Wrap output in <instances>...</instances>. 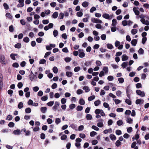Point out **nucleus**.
Instances as JSON below:
<instances>
[{
	"instance_id": "nucleus-1",
	"label": "nucleus",
	"mask_w": 149,
	"mask_h": 149,
	"mask_svg": "<svg viewBox=\"0 0 149 149\" xmlns=\"http://www.w3.org/2000/svg\"><path fill=\"white\" fill-rule=\"evenodd\" d=\"M127 96L129 99H130V95L132 94V91L131 89L130 85H129L126 88V89Z\"/></svg>"
},
{
	"instance_id": "nucleus-2",
	"label": "nucleus",
	"mask_w": 149,
	"mask_h": 149,
	"mask_svg": "<svg viewBox=\"0 0 149 149\" xmlns=\"http://www.w3.org/2000/svg\"><path fill=\"white\" fill-rule=\"evenodd\" d=\"M0 62L2 64H6V63L5 61V57L4 55H0Z\"/></svg>"
},
{
	"instance_id": "nucleus-3",
	"label": "nucleus",
	"mask_w": 149,
	"mask_h": 149,
	"mask_svg": "<svg viewBox=\"0 0 149 149\" xmlns=\"http://www.w3.org/2000/svg\"><path fill=\"white\" fill-rule=\"evenodd\" d=\"M136 94L141 97H143L145 96V93L143 91H142L140 90H137L136 91Z\"/></svg>"
},
{
	"instance_id": "nucleus-4",
	"label": "nucleus",
	"mask_w": 149,
	"mask_h": 149,
	"mask_svg": "<svg viewBox=\"0 0 149 149\" xmlns=\"http://www.w3.org/2000/svg\"><path fill=\"white\" fill-rule=\"evenodd\" d=\"M91 21L93 23H102V21L101 20L95 18H92Z\"/></svg>"
},
{
	"instance_id": "nucleus-5",
	"label": "nucleus",
	"mask_w": 149,
	"mask_h": 149,
	"mask_svg": "<svg viewBox=\"0 0 149 149\" xmlns=\"http://www.w3.org/2000/svg\"><path fill=\"white\" fill-rule=\"evenodd\" d=\"M137 9H138L139 8L138 7H134L133 8V10L135 14L136 15H138L139 14L140 12L138 10H137Z\"/></svg>"
},
{
	"instance_id": "nucleus-6",
	"label": "nucleus",
	"mask_w": 149,
	"mask_h": 149,
	"mask_svg": "<svg viewBox=\"0 0 149 149\" xmlns=\"http://www.w3.org/2000/svg\"><path fill=\"white\" fill-rule=\"evenodd\" d=\"M144 101L143 100L138 99L136 100L135 103L136 104H142L144 103Z\"/></svg>"
},
{
	"instance_id": "nucleus-7",
	"label": "nucleus",
	"mask_w": 149,
	"mask_h": 149,
	"mask_svg": "<svg viewBox=\"0 0 149 149\" xmlns=\"http://www.w3.org/2000/svg\"><path fill=\"white\" fill-rule=\"evenodd\" d=\"M59 106L58 102L57 101L55 102L54 104V105L53 107V110L56 111L57 110L58 107Z\"/></svg>"
},
{
	"instance_id": "nucleus-8",
	"label": "nucleus",
	"mask_w": 149,
	"mask_h": 149,
	"mask_svg": "<svg viewBox=\"0 0 149 149\" xmlns=\"http://www.w3.org/2000/svg\"><path fill=\"white\" fill-rule=\"evenodd\" d=\"M37 78V77L35 74H33V75H29V78L31 81H33L34 79H35Z\"/></svg>"
},
{
	"instance_id": "nucleus-9",
	"label": "nucleus",
	"mask_w": 149,
	"mask_h": 149,
	"mask_svg": "<svg viewBox=\"0 0 149 149\" xmlns=\"http://www.w3.org/2000/svg\"><path fill=\"white\" fill-rule=\"evenodd\" d=\"M13 133L15 135H19L21 134V132L20 130L17 129L14 130Z\"/></svg>"
},
{
	"instance_id": "nucleus-10",
	"label": "nucleus",
	"mask_w": 149,
	"mask_h": 149,
	"mask_svg": "<svg viewBox=\"0 0 149 149\" xmlns=\"http://www.w3.org/2000/svg\"><path fill=\"white\" fill-rule=\"evenodd\" d=\"M137 42V40L136 39H133L132 40L131 43L132 46H135Z\"/></svg>"
},
{
	"instance_id": "nucleus-11",
	"label": "nucleus",
	"mask_w": 149,
	"mask_h": 149,
	"mask_svg": "<svg viewBox=\"0 0 149 149\" xmlns=\"http://www.w3.org/2000/svg\"><path fill=\"white\" fill-rule=\"evenodd\" d=\"M128 59V57L124 54L122 56V60L123 61H125L127 60Z\"/></svg>"
},
{
	"instance_id": "nucleus-12",
	"label": "nucleus",
	"mask_w": 149,
	"mask_h": 149,
	"mask_svg": "<svg viewBox=\"0 0 149 149\" xmlns=\"http://www.w3.org/2000/svg\"><path fill=\"white\" fill-rule=\"evenodd\" d=\"M102 16L103 18H105V19H109L110 15L109 14L107 13H105L104 14L102 15Z\"/></svg>"
},
{
	"instance_id": "nucleus-13",
	"label": "nucleus",
	"mask_w": 149,
	"mask_h": 149,
	"mask_svg": "<svg viewBox=\"0 0 149 149\" xmlns=\"http://www.w3.org/2000/svg\"><path fill=\"white\" fill-rule=\"evenodd\" d=\"M47 110V108L46 107H42L40 108V111L43 113H45Z\"/></svg>"
},
{
	"instance_id": "nucleus-14",
	"label": "nucleus",
	"mask_w": 149,
	"mask_h": 149,
	"mask_svg": "<svg viewBox=\"0 0 149 149\" xmlns=\"http://www.w3.org/2000/svg\"><path fill=\"white\" fill-rule=\"evenodd\" d=\"M79 103L81 105H84L85 104V102L83 98H81L79 101Z\"/></svg>"
},
{
	"instance_id": "nucleus-15",
	"label": "nucleus",
	"mask_w": 149,
	"mask_h": 149,
	"mask_svg": "<svg viewBox=\"0 0 149 149\" xmlns=\"http://www.w3.org/2000/svg\"><path fill=\"white\" fill-rule=\"evenodd\" d=\"M117 23V21L115 19H113L112 20V26L113 27H115Z\"/></svg>"
},
{
	"instance_id": "nucleus-16",
	"label": "nucleus",
	"mask_w": 149,
	"mask_h": 149,
	"mask_svg": "<svg viewBox=\"0 0 149 149\" xmlns=\"http://www.w3.org/2000/svg\"><path fill=\"white\" fill-rule=\"evenodd\" d=\"M86 119L88 120H90L92 119V116L90 114H87L86 115Z\"/></svg>"
},
{
	"instance_id": "nucleus-17",
	"label": "nucleus",
	"mask_w": 149,
	"mask_h": 149,
	"mask_svg": "<svg viewBox=\"0 0 149 149\" xmlns=\"http://www.w3.org/2000/svg\"><path fill=\"white\" fill-rule=\"evenodd\" d=\"M58 12H55L53 13L52 17L54 18H56L58 16Z\"/></svg>"
},
{
	"instance_id": "nucleus-18",
	"label": "nucleus",
	"mask_w": 149,
	"mask_h": 149,
	"mask_svg": "<svg viewBox=\"0 0 149 149\" xmlns=\"http://www.w3.org/2000/svg\"><path fill=\"white\" fill-rule=\"evenodd\" d=\"M22 46V45L21 43H18L16 44L14 46L15 47V48L17 49L20 48Z\"/></svg>"
},
{
	"instance_id": "nucleus-19",
	"label": "nucleus",
	"mask_w": 149,
	"mask_h": 149,
	"mask_svg": "<svg viewBox=\"0 0 149 149\" xmlns=\"http://www.w3.org/2000/svg\"><path fill=\"white\" fill-rule=\"evenodd\" d=\"M110 138L113 141H114L116 140V136L113 134H111L109 136Z\"/></svg>"
},
{
	"instance_id": "nucleus-20",
	"label": "nucleus",
	"mask_w": 149,
	"mask_h": 149,
	"mask_svg": "<svg viewBox=\"0 0 149 149\" xmlns=\"http://www.w3.org/2000/svg\"><path fill=\"white\" fill-rule=\"evenodd\" d=\"M100 103L101 102L100 100H98L94 102V104L95 106H97L100 105Z\"/></svg>"
},
{
	"instance_id": "nucleus-21",
	"label": "nucleus",
	"mask_w": 149,
	"mask_h": 149,
	"mask_svg": "<svg viewBox=\"0 0 149 149\" xmlns=\"http://www.w3.org/2000/svg\"><path fill=\"white\" fill-rule=\"evenodd\" d=\"M31 109L29 107H28L25 109V113H29L31 112Z\"/></svg>"
},
{
	"instance_id": "nucleus-22",
	"label": "nucleus",
	"mask_w": 149,
	"mask_h": 149,
	"mask_svg": "<svg viewBox=\"0 0 149 149\" xmlns=\"http://www.w3.org/2000/svg\"><path fill=\"white\" fill-rule=\"evenodd\" d=\"M126 121L129 124H132V123L133 120L131 118H127Z\"/></svg>"
},
{
	"instance_id": "nucleus-23",
	"label": "nucleus",
	"mask_w": 149,
	"mask_h": 149,
	"mask_svg": "<svg viewBox=\"0 0 149 149\" xmlns=\"http://www.w3.org/2000/svg\"><path fill=\"white\" fill-rule=\"evenodd\" d=\"M83 90H85V92H88L90 91V89L89 88V87L87 86H84L83 87Z\"/></svg>"
},
{
	"instance_id": "nucleus-24",
	"label": "nucleus",
	"mask_w": 149,
	"mask_h": 149,
	"mask_svg": "<svg viewBox=\"0 0 149 149\" xmlns=\"http://www.w3.org/2000/svg\"><path fill=\"white\" fill-rule=\"evenodd\" d=\"M130 99H126L125 102L128 105H130L132 104V101Z\"/></svg>"
},
{
	"instance_id": "nucleus-25",
	"label": "nucleus",
	"mask_w": 149,
	"mask_h": 149,
	"mask_svg": "<svg viewBox=\"0 0 149 149\" xmlns=\"http://www.w3.org/2000/svg\"><path fill=\"white\" fill-rule=\"evenodd\" d=\"M93 61V60H92L91 61H87L84 63V65L86 66L90 65L91 64Z\"/></svg>"
},
{
	"instance_id": "nucleus-26",
	"label": "nucleus",
	"mask_w": 149,
	"mask_h": 149,
	"mask_svg": "<svg viewBox=\"0 0 149 149\" xmlns=\"http://www.w3.org/2000/svg\"><path fill=\"white\" fill-rule=\"evenodd\" d=\"M82 5L84 7L86 8L88 5V3L86 1H84L82 3Z\"/></svg>"
},
{
	"instance_id": "nucleus-27",
	"label": "nucleus",
	"mask_w": 149,
	"mask_h": 149,
	"mask_svg": "<svg viewBox=\"0 0 149 149\" xmlns=\"http://www.w3.org/2000/svg\"><path fill=\"white\" fill-rule=\"evenodd\" d=\"M66 75L68 77H70L72 75V73L71 72H67Z\"/></svg>"
},
{
	"instance_id": "nucleus-28",
	"label": "nucleus",
	"mask_w": 149,
	"mask_h": 149,
	"mask_svg": "<svg viewBox=\"0 0 149 149\" xmlns=\"http://www.w3.org/2000/svg\"><path fill=\"white\" fill-rule=\"evenodd\" d=\"M52 70L53 72L55 74H56L58 73V69L56 67L54 66V67L53 69Z\"/></svg>"
},
{
	"instance_id": "nucleus-29",
	"label": "nucleus",
	"mask_w": 149,
	"mask_h": 149,
	"mask_svg": "<svg viewBox=\"0 0 149 149\" xmlns=\"http://www.w3.org/2000/svg\"><path fill=\"white\" fill-rule=\"evenodd\" d=\"M116 146L118 147L120 146L121 145V143L120 142V141H119V140H118L116 141L115 143Z\"/></svg>"
},
{
	"instance_id": "nucleus-30",
	"label": "nucleus",
	"mask_w": 149,
	"mask_h": 149,
	"mask_svg": "<svg viewBox=\"0 0 149 149\" xmlns=\"http://www.w3.org/2000/svg\"><path fill=\"white\" fill-rule=\"evenodd\" d=\"M48 99V97L47 95L43 96L41 98V100L43 101L47 100Z\"/></svg>"
},
{
	"instance_id": "nucleus-31",
	"label": "nucleus",
	"mask_w": 149,
	"mask_h": 149,
	"mask_svg": "<svg viewBox=\"0 0 149 149\" xmlns=\"http://www.w3.org/2000/svg\"><path fill=\"white\" fill-rule=\"evenodd\" d=\"M23 106V103L22 102H19L18 105V108L19 109H22Z\"/></svg>"
},
{
	"instance_id": "nucleus-32",
	"label": "nucleus",
	"mask_w": 149,
	"mask_h": 149,
	"mask_svg": "<svg viewBox=\"0 0 149 149\" xmlns=\"http://www.w3.org/2000/svg\"><path fill=\"white\" fill-rule=\"evenodd\" d=\"M83 107L82 106L79 105L76 108V110L78 111H81L83 110Z\"/></svg>"
},
{
	"instance_id": "nucleus-33",
	"label": "nucleus",
	"mask_w": 149,
	"mask_h": 149,
	"mask_svg": "<svg viewBox=\"0 0 149 149\" xmlns=\"http://www.w3.org/2000/svg\"><path fill=\"white\" fill-rule=\"evenodd\" d=\"M107 47L108 49H112L113 48V46L111 44L108 43L107 45Z\"/></svg>"
},
{
	"instance_id": "nucleus-34",
	"label": "nucleus",
	"mask_w": 149,
	"mask_h": 149,
	"mask_svg": "<svg viewBox=\"0 0 149 149\" xmlns=\"http://www.w3.org/2000/svg\"><path fill=\"white\" fill-rule=\"evenodd\" d=\"M23 40L24 42L27 43L29 42V39L27 37H26L24 38L23 39Z\"/></svg>"
},
{
	"instance_id": "nucleus-35",
	"label": "nucleus",
	"mask_w": 149,
	"mask_h": 149,
	"mask_svg": "<svg viewBox=\"0 0 149 149\" xmlns=\"http://www.w3.org/2000/svg\"><path fill=\"white\" fill-rule=\"evenodd\" d=\"M138 52L139 54H143L144 53V50L141 48L139 49Z\"/></svg>"
},
{
	"instance_id": "nucleus-36",
	"label": "nucleus",
	"mask_w": 149,
	"mask_h": 149,
	"mask_svg": "<svg viewBox=\"0 0 149 149\" xmlns=\"http://www.w3.org/2000/svg\"><path fill=\"white\" fill-rule=\"evenodd\" d=\"M9 30L10 32H12L13 31L14 28L13 25H11L9 26Z\"/></svg>"
},
{
	"instance_id": "nucleus-37",
	"label": "nucleus",
	"mask_w": 149,
	"mask_h": 149,
	"mask_svg": "<svg viewBox=\"0 0 149 149\" xmlns=\"http://www.w3.org/2000/svg\"><path fill=\"white\" fill-rule=\"evenodd\" d=\"M103 70L104 71L105 74H107L108 72V68L107 67L105 66L103 67Z\"/></svg>"
},
{
	"instance_id": "nucleus-38",
	"label": "nucleus",
	"mask_w": 149,
	"mask_h": 149,
	"mask_svg": "<svg viewBox=\"0 0 149 149\" xmlns=\"http://www.w3.org/2000/svg\"><path fill=\"white\" fill-rule=\"evenodd\" d=\"M79 56L80 58H83L85 57V54L83 52H81V53H79Z\"/></svg>"
},
{
	"instance_id": "nucleus-39",
	"label": "nucleus",
	"mask_w": 149,
	"mask_h": 149,
	"mask_svg": "<svg viewBox=\"0 0 149 149\" xmlns=\"http://www.w3.org/2000/svg\"><path fill=\"white\" fill-rule=\"evenodd\" d=\"M53 35L54 37H56L58 35V32L56 30H54L53 31Z\"/></svg>"
},
{
	"instance_id": "nucleus-40",
	"label": "nucleus",
	"mask_w": 149,
	"mask_h": 149,
	"mask_svg": "<svg viewBox=\"0 0 149 149\" xmlns=\"http://www.w3.org/2000/svg\"><path fill=\"white\" fill-rule=\"evenodd\" d=\"M95 98V95H93L88 97V100L89 101H91L94 100Z\"/></svg>"
},
{
	"instance_id": "nucleus-41",
	"label": "nucleus",
	"mask_w": 149,
	"mask_h": 149,
	"mask_svg": "<svg viewBox=\"0 0 149 149\" xmlns=\"http://www.w3.org/2000/svg\"><path fill=\"white\" fill-rule=\"evenodd\" d=\"M42 41V39L41 38H36V41L38 43H40Z\"/></svg>"
},
{
	"instance_id": "nucleus-42",
	"label": "nucleus",
	"mask_w": 149,
	"mask_h": 149,
	"mask_svg": "<svg viewBox=\"0 0 149 149\" xmlns=\"http://www.w3.org/2000/svg\"><path fill=\"white\" fill-rule=\"evenodd\" d=\"M123 122L122 120H118L117 122V125L119 126H120L122 125Z\"/></svg>"
},
{
	"instance_id": "nucleus-43",
	"label": "nucleus",
	"mask_w": 149,
	"mask_h": 149,
	"mask_svg": "<svg viewBox=\"0 0 149 149\" xmlns=\"http://www.w3.org/2000/svg\"><path fill=\"white\" fill-rule=\"evenodd\" d=\"M81 69L80 67L79 66H77L75 67L74 69V71L75 72H77L79 71Z\"/></svg>"
},
{
	"instance_id": "nucleus-44",
	"label": "nucleus",
	"mask_w": 149,
	"mask_h": 149,
	"mask_svg": "<svg viewBox=\"0 0 149 149\" xmlns=\"http://www.w3.org/2000/svg\"><path fill=\"white\" fill-rule=\"evenodd\" d=\"M15 124L13 122H10L8 124V126L10 127H14Z\"/></svg>"
},
{
	"instance_id": "nucleus-45",
	"label": "nucleus",
	"mask_w": 149,
	"mask_h": 149,
	"mask_svg": "<svg viewBox=\"0 0 149 149\" xmlns=\"http://www.w3.org/2000/svg\"><path fill=\"white\" fill-rule=\"evenodd\" d=\"M143 19H141L140 20L141 22L143 24H145L147 26H148L149 25V22L148 20H145V22L144 23H143V22H142V21L143 20Z\"/></svg>"
},
{
	"instance_id": "nucleus-46",
	"label": "nucleus",
	"mask_w": 149,
	"mask_h": 149,
	"mask_svg": "<svg viewBox=\"0 0 149 149\" xmlns=\"http://www.w3.org/2000/svg\"><path fill=\"white\" fill-rule=\"evenodd\" d=\"M64 16V14L62 13H61L59 14L58 18L60 19H62L63 18Z\"/></svg>"
},
{
	"instance_id": "nucleus-47",
	"label": "nucleus",
	"mask_w": 149,
	"mask_h": 149,
	"mask_svg": "<svg viewBox=\"0 0 149 149\" xmlns=\"http://www.w3.org/2000/svg\"><path fill=\"white\" fill-rule=\"evenodd\" d=\"M3 6L4 9L6 10H8L9 8L8 5L6 3H4L3 4Z\"/></svg>"
},
{
	"instance_id": "nucleus-48",
	"label": "nucleus",
	"mask_w": 149,
	"mask_h": 149,
	"mask_svg": "<svg viewBox=\"0 0 149 149\" xmlns=\"http://www.w3.org/2000/svg\"><path fill=\"white\" fill-rule=\"evenodd\" d=\"M71 60V58L70 57H66L64 58V60L66 63L69 62Z\"/></svg>"
},
{
	"instance_id": "nucleus-49",
	"label": "nucleus",
	"mask_w": 149,
	"mask_h": 149,
	"mask_svg": "<svg viewBox=\"0 0 149 149\" xmlns=\"http://www.w3.org/2000/svg\"><path fill=\"white\" fill-rule=\"evenodd\" d=\"M138 31L136 29H133L131 31V33L132 34L134 35L136 34Z\"/></svg>"
},
{
	"instance_id": "nucleus-50",
	"label": "nucleus",
	"mask_w": 149,
	"mask_h": 149,
	"mask_svg": "<svg viewBox=\"0 0 149 149\" xmlns=\"http://www.w3.org/2000/svg\"><path fill=\"white\" fill-rule=\"evenodd\" d=\"M19 66V64L17 62L14 63L12 65V66L14 68H17Z\"/></svg>"
},
{
	"instance_id": "nucleus-51",
	"label": "nucleus",
	"mask_w": 149,
	"mask_h": 149,
	"mask_svg": "<svg viewBox=\"0 0 149 149\" xmlns=\"http://www.w3.org/2000/svg\"><path fill=\"white\" fill-rule=\"evenodd\" d=\"M127 63V62H124L121 65L123 68H125L126 67Z\"/></svg>"
},
{
	"instance_id": "nucleus-52",
	"label": "nucleus",
	"mask_w": 149,
	"mask_h": 149,
	"mask_svg": "<svg viewBox=\"0 0 149 149\" xmlns=\"http://www.w3.org/2000/svg\"><path fill=\"white\" fill-rule=\"evenodd\" d=\"M113 100L115 102L116 104H118L120 103L121 102V101L118 99H113Z\"/></svg>"
},
{
	"instance_id": "nucleus-53",
	"label": "nucleus",
	"mask_w": 149,
	"mask_h": 149,
	"mask_svg": "<svg viewBox=\"0 0 149 149\" xmlns=\"http://www.w3.org/2000/svg\"><path fill=\"white\" fill-rule=\"evenodd\" d=\"M83 15V13L81 11L78 12L77 13V15L78 17H81Z\"/></svg>"
},
{
	"instance_id": "nucleus-54",
	"label": "nucleus",
	"mask_w": 149,
	"mask_h": 149,
	"mask_svg": "<svg viewBox=\"0 0 149 149\" xmlns=\"http://www.w3.org/2000/svg\"><path fill=\"white\" fill-rule=\"evenodd\" d=\"M76 107L75 104H72L70 105L69 106V108L71 109H74Z\"/></svg>"
},
{
	"instance_id": "nucleus-55",
	"label": "nucleus",
	"mask_w": 149,
	"mask_h": 149,
	"mask_svg": "<svg viewBox=\"0 0 149 149\" xmlns=\"http://www.w3.org/2000/svg\"><path fill=\"white\" fill-rule=\"evenodd\" d=\"M6 15L7 17L10 19H11L12 17V15L10 13H6Z\"/></svg>"
},
{
	"instance_id": "nucleus-56",
	"label": "nucleus",
	"mask_w": 149,
	"mask_h": 149,
	"mask_svg": "<svg viewBox=\"0 0 149 149\" xmlns=\"http://www.w3.org/2000/svg\"><path fill=\"white\" fill-rule=\"evenodd\" d=\"M118 81H119V83H123L124 82V79L123 77L119 78L118 79Z\"/></svg>"
},
{
	"instance_id": "nucleus-57",
	"label": "nucleus",
	"mask_w": 149,
	"mask_h": 149,
	"mask_svg": "<svg viewBox=\"0 0 149 149\" xmlns=\"http://www.w3.org/2000/svg\"><path fill=\"white\" fill-rule=\"evenodd\" d=\"M97 133L94 131H92L90 132V136L91 137H93L94 136L96 135Z\"/></svg>"
},
{
	"instance_id": "nucleus-58",
	"label": "nucleus",
	"mask_w": 149,
	"mask_h": 149,
	"mask_svg": "<svg viewBox=\"0 0 149 149\" xmlns=\"http://www.w3.org/2000/svg\"><path fill=\"white\" fill-rule=\"evenodd\" d=\"M96 10V8L94 7H92L90 9V11L91 13H93L94 11Z\"/></svg>"
},
{
	"instance_id": "nucleus-59",
	"label": "nucleus",
	"mask_w": 149,
	"mask_h": 149,
	"mask_svg": "<svg viewBox=\"0 0 149 149\" xmlns=\"http://www.w3.org/2000/svg\"><path fill=\"white\" fill-rule=\"evenodd\" d=\"M23 84L22 82H19L18 83L17 86L19 88H21L23 86Z\"/></svg>"
},
{
	"instance_id": "nucleus-60",
	"label": "nucleus",
	"mask_w": 149,
	"mask_h": 149,
	"mask_svg": "<svg viewBox=\"0 0 149 149\" xmlns=\"http://www.w3.org/2000/svg\"><path fill=\"white\" fill-rule=\"evenodd\" d=\"M113 77L112 76H109L107 77V79L109 81H112L113 79Z\"/></svg>"
},
{
	"instance_id": "nucleus-61",
	"label": "nucleus",
	"mask_w": 149,
	"mask_h": 149,
	"mask_svg": "<svg viewBox=\"0 0 149 149\" xmlns=\"http://www.w3.org/2000/svg\"><path fill=\"white\" fill-rule=\"evenodd\" d=\"M67 138V136L65 134H63L61 137V139L62 140H65Z\"/></svg>"
},
{
	"instance_id": "nucleus-62",
	"label": "nucleus",
	"mask_w": 149,
	"mask_h": 149,
	"mask_svg": "<svg viewBox=\"0 0 149 149\" xmlns=\"http://www.w3.org/2000/svg\"><path fill=\"white\" fill-rule=\"evenodd\" d=\"M116 134L118 135H119L122 134L121 131L120 130H117L116 131Z\"/></svg>"
},
{
	"instance_id": "nucleus-63",
	"label": "nucleus",
	"mask_w": 149,
	"mask_h": 149,
	"mask_svg": "<svg viewBox=\"0 0 149 149\" xmlns=\"http://www.w3.org/2000/svg\"><path fill=\"white\" fill-rule=\"evenodd\" d=\"M101 109H96L95 111V113L96 114H98L100 113Z\"/></svg>"
},
{
	"instance_id": "nucleus-64",
	"label": "nucleus",
	"mask_w": 149,
	"mask_h": 149,
	"mask_svg": "<svg viewBox=\"0 0 149 149\" xmlns=\"http://www.w3.org/2000/svg\"><path fill=\"white\" fill-rule=\"evenodd\" d=\"M61 122V120L59 118H57L55 120V123L56 124H58Z\"/></svg>"
}]
</instances>
